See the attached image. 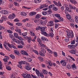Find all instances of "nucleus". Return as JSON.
I'll return each instance as SVG.
<instances>
[{
  "mask_svg": "<svg viewBox=\"0 0 78 78\" xmlns=\"http://www.w3.org/2000/svg\"><path fill=\"white\" fill-rule=\"evenodd\" d=\"M67 35L68 38H70V37H71V36L72 38L74 37L73 32V31L72 30H69V32H67Z\"/></svg>",
  "mask_w": 78,
  "mask_h": 78,
  "instance_id": "1",
  "label": "nucleus"
},
{
  "mask_svg": "<svg viewBox=\"0 0 78 78\" xmlns=\"http://www.w3.org/2000/svg\"><path fill=\"white\" fill-rule=\"evenodd\" d=\"M41 51H39L40 54L41 56H45V54L46 53V51L42 48H41Z\"/></svg>",
  "mask_w": 78,
  "mask_h": 78,
  "instance_id": "2",
  "label": "nucleus"
},
{
  "mask_svg": "<svg viewBox=\"0 0 78 78\" xmlns=\"http://www.w3.org/2000/svg\"><path fill=\"white\" fill-rule=\"evenodd\" d=\"M55 16L56 17H58L61 22H63V21L64 20L63 19V18L60 16V15L59 14L57 13L55 14Z\"/></svg>",
  "mask_w": 78,
  "mask_h": 78,
  "instance_id": "3",
  "label": "nucleus"
},
{
  "mask_svg": "<svg viewBox=\"0 0 78 78\" xmlns=\"http://www.w3.org/2000/svg\"><path fill=\"white\" fill-rule=\"evenodd\" d=\"M53 7V5H51L49 6L48 7V8L49 9L48 11H47V14H51V13H52V12H51V8H52V7Z\"/></svg>",
  "mask_w": 78,
  "mask_h": 78,
  "instance_id": "4",
  "label": "nucleus"
},
{
  "mask_svg": "<svg viewBox=\"0 0 78 78\" xmlns=\"http://www.w3.org/2000/svg\"><path fill=\"white\" fill-rule=\"evenodd\" d=\"M8 46L9 48H14L15 49H17V48L14 45V44H9V43H8Z\"/></svg>",
  "mask_w": 78,
  "mask_h": 78,
  "instance_id": "5",
  "label": "nucleus"
},
{
  "mask_svg": "<svg viewBox=\"0 0 78 78\" xmlns=\"http://www.w3.org/2000/svg\"><path fill=\"white\" fill-rule=\"evenodd\" d=\"M18 63H19V64H19L17 66H18V67H19L20 68L22 67V66L21 65H22V64H25V61H21L19 62Z\"/></svg>",
  "mask_w": 78,
  "mask_h": 78,
  "instance_id": "6",
  "label": "nucleus"
},
{
  "mask_svg": "<svg viewBox=\"0 0 78 78\" xmlns=\"http://www.w3.org/2000/svg\"><path fill=\"white\" fill-rule=\"evenodd\" d=\"M26 65H27V66L26 67V69L28 70H31L32 68H31L30 66H30V64H29V63H26Z\"/></svg>",
  "mask_w": 78,
  "mask_h": 78,
  "instance_id": "7",
  "label": "nucleus"
},
{
  "mask_svg": "<svg viewBox=\"0 0 78 78\" xmlns=\"http://www.w3.org/2000/svg\"><path fill=\"white\" fill-rule=\"evenodd\" d=\"M15 31L18 32L19 33L20 35H22L23 34L21 32V30L20 29L16 28L15 29Z\"/></svg>",
  "mask_w": 78,
  "mask_h": 78,
  "instance_id": "8",
  "label": "nucleus"
},
{
  "mask_svg": "<svg viewBox=\"0 0 78 78\" xmlns=\"http://www.w3.org/2000/svg\"><path fill=\"white\" fill-rule=\"evenodd\" d=\"M6 44L8 45V43L7 42H6V41L4 42V45L5 47V48L6 49V50H9V51H10V49L9 48H8V47H7L6 46Z\"/></svg>",
  "mask_w": 78,
  "mask_h": 78,
  "instance_id": "9",
  "label": "nucleus"
},
{
  "mask_svg": "<svg viewBox=\"0 0 78 78\" xmlns=\"http://www.w3.org/2000/svg\"><path fill=\"white\" fill-rule=\"evenodd\" d=\"M14 17H15V14L14 13H13L12 15H10L8 17V18L11 19H13Z\"/></svg>",
  "mask_w": 78,
  "mask_h": 78,
  "instance_id": "10",
  "label": "nucleus"
},
{
  "mask_svg": "<svg viewBox=\"0 0 78 78\" xmlns=\"http://www.w3.org/2000/svg\"><path fill=\"white\" fill-rule=\"evenodd\" d=\"M49 25L50 27H53L54 25V24H53L52 21H51L49 22Z\"/></svg>",
  "mask_w": 78,
  "mask_h": 78,
  "instance_id": "11",
  "label": "nucleus"
},
{
  "mask_svg": "<svg viewBox=\"0 0 78 78\" xmlns=\"http://www.w3.org/2000/svg\"><path fill=\"white\" fill-rule=\"evenodd\" d=\"M45 31V29L44 27H41V33L42 32H44Z\"/></svg>",
  "mask_w": 78,
  "mask_h": 78,
  "instance_id": "12",
  "label": "nucleus"
},
{
  "mask_svg": "<svg viewBox=\"0 0 78 78\" xmlns=\"http://www.w3.org/2000/svg\"><path fill=\"white\" fill-rule=\"evenodd\" d=\"M69 52L72 54H75L76 53V51L74 50H71L69 51Z\"/></svg>",
  "mask_w": 78,
  "mask_h": 78,
  "instance_id": "13",
  "label": "nucleus"
},
{
  "mask_svg": "<svg viewBox=\"0 0 78 78\" xmlns=\"http://www.w3.org/2000/svg\"><path fill=\"white\" fill-rule=\"evenodd\" d=\"M20 14L21 16H27V13L26 12L24 13L23 12H20Z\"/></svg>",
  "mask_w": 78,
  "mask_h": 78,
  "instance_id": "14",
  "label": "nucleus"
},
{
  "mask_svg": "<svg viewBox=\"0 0 78 78\" xmlns=\"http://www.w3.org/2000/svg\"><path fill=\"white\" fill-rule=\"evenodd\" d=\"M46 6H47V5L46 4H44V5H41L40 7V9H42V8H45Z\"/></svg>",
  "mask_w": 78,
  "mask_h": 78,
  "instance_id": "15",
  "label": "nucleus"
},
{
  "mask_svg": "<svg viewBox=\"0 0 78 78\" xmlns=\"http://www.w3.org/2000/svg\"><path fill=\"white\" fill-rule=\"evenodd\" d=\"M41 34H43V35H44V36H48V34L47 33H46V32H42Z\"/></svg>",
  "mask_w": 78,
  "mask_h": 78,
  "instance_id": "16",
  "label": "nucleus"
},
{
  "mask_svg": "<svg viewBox=\"0 0 78 78\" xmlns=\"http://www.w3.org/2000/svg\"><path fill=\"white\" fill-rule=\"evenodd\" d=\"M70 2L72 3H73L74 5L76 4V2L75 0H70Z\"/></svg>",
  "mask_w": 78,
  "mask_h": 78,
  "instance_id": "17",
  "label": "nucleus"
},
{
  "mask_svg": "<svg viewBox=\"0 0 78 78\" xmlns=\"http://www.w3.org/2000/svg\"><path fill=\"white\" fill-rule=\"evenodd\" d=\"M28 39L27 41L29 43H30L31 42V37H27Z\"/></svg>",
  "mask_w": 78,
  "mask_h": 78,
  "instance_id": "18",
  "label": "nucleus"
},
{
  "mask_svg": "<svg viewBox=\"0 0 78 78\" xmlns=\"http://www.w3.org/2000/svg\"><path fill=\"white\" fill-rule=\"evenodd\" d=\"M66 9L67 10V11H69L70 12H72V9H71L70 8H69V7H66Z\"/></svg>",
  "mask_w": 78,
  "mask_h": 78,
  "instance_id": "19",
  "label": "nucleus"
},
{
  "mask_svg": "<svg viewBox=\"0 0 78 78\" xmlns=\"http://www.w3.org/2000/svg\"><path fill=\"white\" fill-rule=\"evenodd\" d=\"M36 12H31L30 14V15L32 16L36 15Z\"/></svg>",
  "mask_w": 78,
  "mask_h": 78,
  "instance_id": "20",
  "label": "nucleus"
},
{
  "mask_svg": "<svg viewBox=\"0 0 78 78\" xmlns=\"http://www.w3.org/2000/svg\"><path fill=\"white\" fill-rule=\"evenodd\" d=\"M41 17V15H40L39 14H37L35 16V18H36L37 19H38Z\"/></svg>",
  "mask_w": 78,
  "mask_h": 78,
  "instance_id": "21",
  "label": "nucleus"
},
{
  "mask_svg": "<svg viewBox=\"0 0 78 78\" xmlns=\"http://www.w3.org/2000/svg\"><path fill=\"white\" fill-rule=\"evenodd\" d=\"M71 66L72 67L73 69V70H75L76 69V66L75 64Z\"/></svg>",
  "mask_w": 78,
  "mask_h": 78,
  "instance_id": "22",
  "label": "nucleus"
},
{
  "mask_svg": "<svg viewBox=\"0 0 78 78\" xmlns=\"http://www.w3.org/2000/svg\"><path fill=\"white\" fill-rule=\"evenodd\" d=\"M26 26L27 27H29V28H30V27H32V25H31V24L27 23L26 25Z\"/></svg>",
  "mask_w": 78,
  "mask_h": 78,
  "instance_id": "23",
  "label": "nucleus"
},
{
  "mask_svg": "<svg viewBox=\"0 0 78 78\" xmlns=\"http://www.w3.org/2000/svg\"><path fill=\"white\" fill-rule=\"evenodd\" d=\"M69 7H70L71 9H76V7L75 6H73L72 5H69Z\"/></svg>",
  "mask_w": 78,
  "mask_h": 78,
  "instance_id": "24",
  "label": "nucleus"
},
{
  "mask_svg": "<svg viewBox=\"0 0 78 78\" xmlns=\"http://www.w3.org/2000/svg\"><path fill=\"white\" fill-rule=\"evenodd\" d=\"M50 36L51 37H53L54 36V34H53V33H50L48 35V36Z\"/></svg>",
  "mask_w": 78,
  "mask_h": 78,
  "instance_id": "25",
  "label": "nucleus"
},
{
  "mask_svg": "<svg viewBox=\"0 0 78 78\" xmlns=\"http://www.w3.org/2000/svg\"><path fill=\"white\" fill-rule=\"evenodd\" d=\"M41 39L42 40H44V41H48V39L45 37H41Z\"/></svg>",
  "mask_w": 78,
  "mask_h": 78,
  "instance_id": "26",
  "label": "nucleus"
},
{
  "mask_svg": "<svg viewBox=\"0 0 78 78\" xmlns=\"http://www.w3.org/2000/svg\"><path fill=\"white\" fill-rule=\"evenodd\" d=\"M48 62L49 64L48 66H53V63L51 62L50 61H48Z\"/></svg>",
  "mask_w": 78,
  "mask_h": 78,
  "instance_id": "27",
  "label": "nucleus"
},
{
  "mask_svg": "<svg viewBox=\"0 0 78 78\" xmlns=\"http://www.w3.org/2000/svg\"><path fill=\"white\" fill-rule=\"evenodd\" d=\"M52 9L54 11H58V9L57 7H54L52 8Z\"/></svg>",
  "mask_w": 78,
  "mask_h": 78,
  "instance_id": "28",
  "label": "nucleus"
},
{
  "mask_svg": "<svg viewBox=\"0 0 78 78\" xmlns=\"http://www.w3.org/2000/svg\"><path fill=\"white\" fill-rule=\"evenodd\" d=\"M55 28H59V24L58 23L55 24Z\"/></svg>",
  "mask_w": 78,
  "mask_h": 78,
  "instance_id": "29",
  "label": "nucleus"
},
{
  "mask_svg": "<svg viewBox=\"0 0 78 78\" xmlns=\"http://www.w3.org/2000/svg\"><path fill=\"white\" fill-rule=\"evenodd\" d=\"M14 53L16 55H19V52L16 50L14 51Z\"/></svg>",
  "mask_w": 78,
  "mask_h": 78,
  "instance_id": "30",
  "label": "nucleus"
},
{
  "mask_svg": "<svg viewBox=\"0 0 78 78\" xmlns=\"http://www.w3.org/2000/svg\"><path fill=\"white\" fill-rule=\"evenodd\" d=\"M35 72L37 74V75L38 76H39V75L40 74V72L39 71L37 70V69H36Z\"/></svg>",
  "mask_w": 78,
  "mask_h": 78,
  "instance_id": "31",
  "label": "nucleus"
},
{
  "mask_svg": "<svg viewBox=\"0 0 78 78\" xmlns=\"http://www.w3.org/2000/svg\"><path fill=\"white\" fill-rule=\"evenodd\" d=\"M43 72L44 73V74H46V75H47V74H48V72L47 71H46V70L45 69H44L43 70Z\"/></svg>",
  "mask_w": 78,
  "mask_h": 78,
  "instance_id": "32",
  "label": "nucleus"
},
{
  "mask_svg": "<svg viewBox=\"0 0 78 78\" xmlns=\"http://www.w3.org/2000/svg\"><path fill=\"white\" fill-rule=\"evenodd\" d=\"M9 36L12 39V40H13V39L14 38V37L13 36V35H12V34H10L9 35Z\"/></svg>",
  "mask_w": 78,
  "mask_h": 78,
  "instance_id": "33",
  "label": "nucleus"
},
{
  "mask_svg": "<svg viewBox=\"0 0 78 78\" xmlns=\"http://www.w3.org/2000/svg\"><path fill=\"white\" fill-rule=\"evenodd\" d=\"M75 20L76 23H78V17L76 16L75 18Z\"/></svg>",
  "mask_w": 78,
  "mask_h": 78,
  "instance_id": "34",
  "label": "nucleus"
},
{
  "mask_svg": "<svg viewBox=\"0 0 78 78\" xmlns=\"http://www.w3.org/2000/svg\"><path fill=\"white\" fill-rule=\"evenodd\" d=\"M14 36L16 38H17L19 37L18 35V34L16 33H14Z\"/></svg>",
  "mask_w": 78,
  "mask_h": 78,
  "instance_id": "35",
  "label": "nucleus"
},
{
  "mask_svg": "<svg viewBox=\"0 0 78 78\" xmlns=\"http://www.w3.org/2000/svg\"><path fill=\"white\" fill-rule=\"evenodd\" d=\"M57 6L58 7H61V6H62V5H61V2H58V3H57Z\"/></svg>",
  "mask_w": 78,
  "mask_h": 78,
  "instance_id": "36",
  "label": "nucleus"
},
{
  "mask_svg": "<svg viewBox=\"0 0 78 78\" xmlns=\"http://www.w3.org/2000/svg\"><path fill=\"white\" fill-rule=\"evenodd\" d=\"M69 37H66L65 38V41L66 42H69Z\"/></svg>",
  "mask_w": 78,
  "mask_h": 78,
  "instance_id": "37",
  "label": "nucleus"
},
{
  "mask_svg": "<svg viewBox=\"0 0 78 78\" xmlns=\"http://www.w3.org/2000/svg\"><path fill=\"white\" fill-rule=\"evenodd\" d=\"M70 26H71L72 28H74L75 27V25L73 23H70Z\"/></svg>",
  "mask_w": 78,
  "mask_h": 78,
  "instance_id": "38",
  "label": "nucleus"
},
{
  "mask_svg": "<svg viewBox=\"0 0 78 78\" xmlns=\"http://www.w3.org/2000/svg\"><path fill=\"white\" fill-rule=\"evenodd\" d=\"M10 57L12 58V59H14L15 58V56L13 54H11L10 55Z\"/></svg>",
  "mask_w": 78,
  "mask_h": 78,
  "instance_id": "39",
  "label": "nucleus"
},
{
  "mask_svg": "<svg viewBox=\"0 0 78 78\" xmlns=\"http://www.w3.org/2000/svg\"><path fill=\"white\" fill-rule=\"evenodd\" d=\"M6 69L8 70H11L10 66H6Z\"/></svg>",
  "mask_w": 78,
  "mask_h": 78,
  "instance_id": "40",
  "label": "nucleus"
},
{
  "mask_svg": "<svg viewBox=\"0 0 78 78\" xmlns=\"http://www.w3.org/2000/svg\"><path fill=\"white\" fill-rule=\"evenodd\" d=\"M23 34L21 35H23V37H25V36H26V35L27 34V32H25L24 33V34H23V33H22Z\"/></svg>",
  "mask_w": 78,
  "mask_h": 78,
  "instance_id": "41",
  "label": "nucleus"
},
{
  "mask_svg": "<svg viewBox=\"0 0 78 78\" xmlns=\"http://www.w3.org/2000/svg\"><path fill=\"white\" fill-rule=\"evenodd\" d=\"M17 38L18 39H19V40H20V41H23V38L21 37H18Z\"/></svg>",
  "mask_w": 78,
  "mask_h": 78,
  "instance_id": "42",
  "label": "nucleus"
},
{
  "mask_svg": "<svg viewBox=\"0 0 78 78\" xmlns=\"http://www.w3.org/2000/svg\"><path fill=\"white\" fill-rule=\"evenodd\" d=\"M30 34L31 35V36H34L36 35L35 34H34V33L33 32H30Z\"/></svg>",
  "mask_w": 78,
  "mask_h": 78,
  "instance_id": "43",
  "label": "nucleus"
},
{
  "mask_svg": "<svg viewBox=\"0 0 78 78\" xmlns=\"http://www.w3.org/2000/svg\"><path fill=\"white\" fill-rule=\"evenodd\" d=\"M16 25H18V26H21V25H22V24L21 23H16Z\"/></svg>",
  "mask_w": 78,
  "mask_h": 78,
  "instance_id": "44",
  "label": "nucleus"
},
{
  "mask_svg": "<svg viewBox=\"0 0 78 78\" xmlns=\"http://www.w3.org/2000/svg\"><path fill=\"white\" fill-rule=\"evenodd\" d=\"M19 43L21 44L22 45H24V42L22 40H21L19 42Z\"/></svg>",
  "mask_w": 78,
  "mask_h": 78,
  "instance_id": "45",
  "label": "nucleus"
},
{
  "mask_svg": "<svg viewBox=\"0 0 78 78\" xmlns=\"http://www.w3.org/2000/svg\"><path fill=\"white\" fill-rule=\"evenodd\" d=\"M41 27L40 26H38L36 28V30H41Z\"/></svg>",
  "mask_w": 78,
  "mask_h": 78,
  "instance_id": "46",
  "label": "nucleus"
},
{
  "mask_svg": "<svg viewBox=\"0 0 78 78\" xmlns=\"http://www.w3.org/2000/svg\"><path fill=\"white\" fill-rule=\"evenodd\" d=\"M53 53L55 57H57L58 56V54H57V52H53Z\"/></svg>",
  "mask_w": 78,
  "mask_h": 78,
  "instance_id": "47",
  "label": "nucleus"
},
{
  "mask_svg": "<svg viewBox=\"0 0 78 78\" xmlns=\"http://www.w3.org/2000/svg\"><path fill=\"white\" fill-rule=\"evenodd\" d=\"M12 40L13 41H14V42H17V40L16 39L15 37Z\"/></svg>",
  "mask_w": 78,
  "mask_h": 78,
  "instance_id": "48",
  "label": "nucleus"
},
{
  "mask_svg": "<svg viewBox=\"0 0 78 78\" xmlns=\"http://www.w3.org/2000/svg\"><path fill=\"white\" fill-rule=\"evenodd\" d=\"M43 15L44 16H45L47 14V12H43L42 13Z\"/></svg>",
  "mask_w": 78,
  "mask_h": 78,
  "instance_id": "49",
  "label": "nucleus"
},
{
  "mask_svg": "<svg viewBox=\"0 0 78 78\" xmlns=\"http://www.w3.org/2000/svg\"><path fill=\"white\" fill-rule=\"evenodd\" d=\"M26 76L28 78H32V77H31L30 74H27V75H26Z\"/></svg>",
  "mask_w": 78,
  "mask_h": 78,
  "instance_id": "50",
  "label": "nucleus"
},
{
  "mask_svg": "<svg viewBox=\"0 0 78 78\" xmlns=\"http://www.w3.org/2000/svg\"><path fill=\"white\" fill-rule=\"evenodd\" d=\"M37 41L39 43V44H40V43L41 42V40L40 39V38H38L37 39Z\"/></svg>",
  "mask_w": 78,
  "mask_h": 78,
  "instance_id": "51",
  "label": "nucleus"
},
{
  "mask_svg": "<svg viewBox=\"0 0 78 78\" xmlns=\"http://www.w3.org/2000/svg\"><path fill=\"white\" fill-rule=\"evenodd\" d=\"M63 66H66V63L65 62H64L62 63Z\"/></svg>",
  "mask_w": 78,
  "mask_h": 78,
  "instance_id": "52",
  "label": "nucleus"
},
{
  "mask_svg": "<svg viewBox=\"0 0 78 78\" xmlns=\"http://www.w3.org/2000/svg\"><path fill=\"white\" fill-rule=\"evenodd\" d=\"M18 48H23V46L20 45H18Z\"/></svg>",
  "mask_w": 78,
  "mask_h": 78,
  "instance_id": "53",
  "label": "nucleus"
},
{
  "mask_svg": "<svg viewBox=\"0 0 78 78\" xmlns=\"http://www.w3.org/2000/svg\"><path fill=\"white\" fill-rule=\"evenodd\" d=\"M6 16H3L2 18V19H3V20H5V19H6Z\"/></svg>",
  "mask_w": 78,
  "mask_h": 78,
  "instance_id": "54",
  "label": "nucleus"
},
{
  "mask_svg": "<svg viewBox=\"0 0 78 78\" xmlns=\"http://www.w3.org/2000/svg\"><path fill=\"white\" fill-rule=\"evenodd\" d=\"M55 23H57L58 22H60V21H61V20H58L57 19H55Z\"/></svg>",
  "mask_w": 78,
  "mask_h": 78,
  "instance_id": "55",
  "label": "nucleus"
},
{
  "mask_svg": "<svg viewBox=\"0 0 78 78\" xmlns=\"http://www.w3.org/2000/svg\"><path fill=\"white\" fill-rule=\"evenodd\" d=\"M2 63L0 62V69L1 70H2Z\"/></svg>",
  "mask_w": 78,
  "mask_h": 78,
  "instance_id": "56",
  "label": "nucleus"
},
{
  "mask_svg": "<svg viewBox=\"0 0 78 78\" xmlns=\"http://www.w3.org/2000/svg\"><path fill=\"white\" fill-rule=\"evenodd\" d=\"M0 12L2 14H5V10H2Z\"/></svg>",
  "mask_w": 78,
  "mask_h": 78,
  "instance_id": "57",
  "label": "nucleus"
},
{
  "mask_svg": "<svg viewBox=\"0 0 78 78\" xmlns=\"http://www.w3.org/2000/svg\"><path fill=\"white\" fill-rule=\"evenodd\" d=\"M27 61H29V62H31V61H32V59L30 58H28Z\"/></svg>",
  "mask_w": 78,
  "mask_h": 78,
  "instance_id": "58",
  "label": "nucleus"
},
{
  "mask_svg": "<svg viewBox=\"0 0 78 78\" xmlns=\"http://www.w3.org/2000/svg\"><path fill=\"white\" fill-rule=\"evenodd\" d=\"M67 18H68V19H71V17H70V15H68L67 16Z\"/></svg>",
  "mask_w": 78,
  "mask_h": 78,
  "instance_id": "59",
  "label": "nucleus"
},
{
  "mask_svg": "<svg viewBox=\"0 0 78 78\" xmlns=\"http://www.w3.org/2000/svg\"><path fill=\"white\" fill-rule=\"evenodd\" d=\"M25 51H20V53L21 54H22V55H24V53H25Z\"/></svg>",
  "mask_w": 78,
  "mask_h": 78,
  "instance_id": "60",
  "label": "nucleus"
},
{
  "mask_svg": "<svg viewBox=\"0 0 78 78\" xmlns=\"http://www.w3.org/2000/svg\"><path fill=\"white\" fill-rule=\"evenodd\" d=\"M7 31L9 33H12V31L10 30H8Z\"/></svg>",
  "mask_w": 78,
  "mask_h": 78,
  "instance_id": "61",
  "label": "nucleus"
},
{
  "mask_svg": "<svg viewBox=\"0 0 78 78\" xmlns=\"http://www.w3.org/2000/svg\"><path fill=\"white\" fill-rule=\"evenodd\" d=\"M40 76L41 77V78H44V76L43 75V74L40 73Z\"/></svg>",
  "mask_w": 78,
  "mask_h": 78,
  "instance_id": "62",
  "label": "nucleus"
},
{
  "mask_svg": "<svg viewBox=\"0 0 78 78\" xmlns=\"http://www.w3.org/2000/svg\"><path fill=\"white\" fill-rule=\"evenodd\" d=\"M3 60L4 61V62H8V60L7 59H6V58H4L3 59Z\"/></svg>",
  "mask_w": 78,
  "mask_h": 78,
  "instance_id": "63",
  "label": "nucleus"
},
{
  "mask_svg": "<svg viewBox=\"0 0 78 78\" xmlns=\"http://www.w3.org/2000/svg\"><path fill=\"white\" fill-rule=\"evenodd\" d=\"M8 13V11L6 10H4V14H7Z\"/></svg>",
  "mask_w": 78,
  "mask_h": 78,
  "instance_id": "64",
  "label": "nucleus"
}]
</instances>
